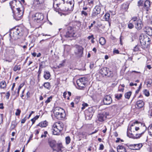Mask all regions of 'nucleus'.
<instances>
[{
    "instance_id": "obj_28",
    "label": "nucleus",
    "mask_w": 152,
    "mask_h": 152,
    "mask_svg": "<svg viewBox=\"0 0 152 152\" xmlns=\"http://www.w3.org/2000/svg\"><path fill=\"white\" fill-rule=\"evenodd\" d=\"M47 125L48 122L46 121H45L39 123L37 125V126H39L41 127H45Z\"/></svg>"
},
{
    "instance_id": "obj_13",
    "label": "nucleus",
    "mask_w": 152,
    "mask_h": 152,
    "mask_svg": "<svg viewBox=\"0 0 152 152\" xmlns=\"http://www.w3.org/2000/svg\"><path fill=\"white\" fill-rule=\"evenodd\" d=\"M83 48L81 46L77 45L76 46V50L75 52L76 55L78 56H81L83 53Z\"/></svg>"
},
{
    "instance_id": "obj_51",
    "label": "nucleus",
    "mask_w": 152,
    "mask_h": 152,
    "mask_svg": "<svg viewBox=\"0 0 152 152\" xmlns=\"http://www.w3.org/2000/svg\"><path fill=\"white\" fill-rule=\"evenodd\" d=\"M80 97L78 96L75 99V102L77 104L80 100Z\"/></svg>"
},
{
    "instance_id": "obj_38",
    "label": "nucleus",
    "mask_w": 152,
    "mask_h": 152,
    "mask_svg": "<svg viewBox=\"0 0 152 152\" xmlns=\"http://www.w3.org/2000/svg\"><path fill=\"white\" fill-rule=\"evenodd\" d=\"M104 17L106 21H108L110 17V14L109 13H106Z\"/></svg>"
},
{
    "instance_id": "obj_7",
    "label": "nucleus",
    "mask_w": 152,
    "mask_h": 152,
    "mask_svg": "<svg viewBox=\"0 0 152 152\" xmlns=\"http://www.w3.org/2000/svg\"><path fill=\"white\" fill-rule=\"evenodd\" d=\"M102 7L100 5H97L93 10L91 17L94 18L98 16V15L100 13Z\"/></svg>"
},
{
    "instance_id": "obj_35",
    "label": "nucleus",
    "mask_w": 152,
    "mask_h": 152,
    "mask_svg": "<svg viewBox=\"0 0 152 152\" xmlns=\"http://www.w3.org/2000/svg\"><path fill=\"white\" fill-rule=\"evenodd\" d=\"M148 129L150 134L152 136V124H150L149 126Z\"/></svg>"
},
{
    "instance_id": "obj_32",
    "label": "nucleus",
    "mask_w": 152,
    "mask_h": 152,
    "mask_svg": "<svg viewBox=\"0 0 152 152\" xmlns=\"http://www.w3.org/2000/svg\"><path fill=\"white\" fill-rule=\"evenodd\" d=\"M43 86L48 90H50L51 88L50 84L48 82L45 83L43 84Z\"/></svg>"
},
{
    "instance_id": "obj_46",
    "label": "nucleus",
    "mask_w": 152,
    "mask_h": 152,
    "mask_svg": "<svg viewBox=\"0 0 152 152\" xmlns=\"http://www.w3.org/2000/svg\"><path fill=\"white\" fill-rule=\"evenodd\" d=\"M45 65V62L44 61H42L39 64V68L42 69L44 67V66Z\"/></svg>"
},
{
    "instance_id": "obj_14",
    "label": "nucleus",
    "mask_w": 152,
    "mask_h": 152,
    "mask_svg": "<svg viewBox=\"0 0 152 152\" xmlns=\"http://www.w3.org/2000/svg\"><path fill=\"white\" fill-rule=\"evenodd\" d=\"M146 129L147 127L144 125L140 129L141 132L138 134H136L133 137L135 139L139 138L141 136V135L145 132Z\"/></svg>"
},
{
    "instance_id": "obj_16",
    "label": "nucleus",
    "mask_w": 152,
    "mask_h": 152,
    "mask_svg": "<svg viewBox=\"0 0 152 152\" xmlns=\"http://www.w3.org/2000/svg\"><path fill=\"white\" fill-rule=\"evenodd\" d=\"M62 148V145L61 143H56L53 148V150L54 151H56L57 152H62L61 149Z\"/></svg>"
},
{
    "instance_id": "obj_44",
    "label": "nucleus",
    "mask_w": 152,
    "mask_h": 152,
    "mask_svg": "<svg viewBox=\"0 0 152 152\" xmlns=\"http://www.w3.org/2000/svg\"><path fill=\"white\" fill-rule=\"evenodd\" d=\"M122 97V94H116L115 95V97L118 99H120Z\"/></svg>"
},
{
    "instance_id": "obj_54",
    "label": "nucleus",
    "mask_w": 152,
    "mask_h": 152,
    "mask_svg": "<svg viewBox=\"0 0 152 152\" xmlns=\"http://www.w3.org/2000/svg\"><path fill=\"white\" fill-rule=\"evenodd\" d=\"M96 21H94L93 22V23H91V25L89 26V29H91V28L92 27L94 24H95L96 23Z\"/></svg>"
},
{
    "instance_id": "obj_26",
    "label": "nucleus",
    "mask_w": 152,
    "mask_h": 152,
    "mask_svg": "<svg viewBox=\"0 0 152 152\" xmlns=\"http://www.w3.org/2000/svg\"><path fill=\"white\" fill-rule=\"evenodd\" d=\"M48 143L50 146L53 149V148L55 145L56 144V141L53 140H48Z\"/></svg>"
},
{
    "instance_id": "obj_8",
    "label": "nucleus",
    "mask_w": 152,
    "mask_h": 152,
    "mask_svg": "<svg viewBox=\"0 0 152 152\" xmlns=\"http://www.w3.org/2000/svg\"><path fill=\"white\" fill-rule=\"evenodd\" d=\"M10 4L13 12L15 10L20 8L18 7V5L20 4V2L19 1L16 0L12 1L10 3Z\"/></svg>"
},
{
    "instance_id": "obj_37",
    "label": "nucleus",
    "mask_w": 152,
    "mask_h": 152,
    "mask_svg": "<svg viewBox=\"0 0 152 152\" xmlns=\"http://www.w3.org/2000/svg\"><path fill=\"white\" fill-rule=\"evenodd\" d=\"M6 86V83L4 81H2L0 83V87L2 88H5Z\"/></svg>"
},
{
    "instance_id": "obj_50",
    "label": "nucleus",
    "mask_w": 152,
    "mask_h": 152,
    "mask_svg": "<svg viewBox=\"0 0 152 152\" xmlns=\"http://www.w3.org/2000/svg\"><path fill=\"white\" fill-rule=\"evenodd\" d=\"M144 93L145 95L146 96H148L149 95V91L146 89L144 90Z\"/></svg>"
},
{
    "instance_id": "obj_34",
    "label": "nucleus",
    "mask_w": 152,
    "mask_h": 152,
    "mask_svg": "<svg viewBox=\"0 0 152 152\" xmlns=\"http://www.w3.org/2000/svg\"><path fill=\"white\" fill-rule=\"evenodd\" d=\"M106 76H107L108 77H112L113 76V72L110 70L109 69L107 70V73Z\"/></svg>"
},
{
    "instance_id": "obj_6",
    "label": "nucleus",
    "mask_w": 152,
    "mask_h": 152,
    "mask_svg": "<svg viewBox=\"0 0 152 152\" xmlns=\"http://www.w3.org/2000/svg\"><path fill=\"white\" fill-rule=\"evenodd\" d=\"M20 8L14 10L13 16L14 18L17 20H20L22 17L23 14V10L22 8Z\"/></svg>"
},
{
    "instance_id": "obj_2",
    "label": "nucleus",
    "mask_w": 152,
    "mask_h": 152,
    "mask_svg": "<svg viewBox=\"0 0 152 152\" xmlns=\"http://www.w3.org/2000/svg\"><path fill=\"white\" fill-rule=\"evenodd\" d=\"M64 125L60 121L54 123L52 126V132L53 134L55 135L59 134L63 129Z\"/></svg>"
},
{
    "instance_id": "obj_20",
    "label": "nucleus",
    "mask_w": 152,
    "mask_h": 152,
    "mask_svg": "<svg viewBox=\"0 0 152 152\" xmlns=\"http://www.w3.org/2000/svg\"><path fill=\"white\" fill-rule=\"evenodd\" d=\"M56 117L58 119L61 120L64 118L65 116V114L64 111L63 112H61L58 113V114L55 115Z\"/></svg>"
},
{
    "instance_id": "obj_15",
    "label": "nucleus",
    "mask_w": 152,
    "mask_h": 152,
    "mask_svg": "<svg viewBox=\"0 0 152 152\" xmlns=\"http://www.w3.org/2000/svg\"><path fill=\"white\" fill-rule=\"evenodd\" d=\"M103 102L104 104L108 105L112 102V100L111 97L109 95L105 96L103 100Z\"/></svg>"
},
{
    "instance_id": "obj_56",
    "label": "nucleus",
    "mask_w": 152,
    "mask_h": 152,
    "mask_svg": "<svg viewBox=\"0 0 152 152\" xmlns=\"http://www.w3.org/2000/svg\"><path fill=\"white\" fill-rule=\"evenodd\" d=\"M26 120V117H25L23 119H22L21 120V123L22 124L24 123Z\"/></svg>"
},
{
    "instance_id": "obj_31",
    "label": "nucleus",
    "mask_w": 152,
    "mask_h": 152,
    "mask_svg": "<svg viewBox=\"0 0 152 152\" xmlns=\"http://www.w3.org/2000/svg\"><path fill=\"white\" fill-rule=\"evenodd\" d=\"M134 145L135 148V150H139L140 149L142 146V143L134 144Z\"/></svg>"
},
{
    "instance_id": "obj_1",
    "label": "nucleus",
    "mask_w": 152,
    "mask_h": 152,
    "mask_svg": "<svg viewBox=\"0 0 152 152\" xmlns=\"http://www.w3.org/2000/svg\"><path fill=\"white\" fill-rule=\"evenodd\" d=\"M24 34V31L20 27H15L10 31V35L14 40H16Z\"/></svg>"
},
{
    "instance_id": "obj_19",
    "label": "nucleus",
    "mask_w": 152,
    "mask_h": 152,
    "mask_svg": "<svg viewBox=\"0 0 152 152\" xmlns=\"http://www.w3.org/2000/svg\"><path fill=\"white\" fill-rule=\"evenodd\" d=\"M44 2V0H34L33 5L35 7H39Z\"/></svg>"
},
{
    "instance_id": "obj_29",
    "label": "nucleus",
    "mask_w": 152,
    "mask_h": 152,
    "mask_svg": "<svg viewBox=\"0 0 152 152\" xmlns=\"http://www.w3.org/2000/svg\"><path fill=\"white\" fill-rule=\"evenodd\" d=\"M50 76V73L48 71H45L44 72V77L46 80L49 79Z\"/></svg>"
},
{
    "instance_id": "obj_57",
    "label": "nucleus",
    "mask_w": 152,
    "mask_h": 152,
    "mask_svg": "<svg viewBox=\"0 0 152 152\" xmlns=\"http://www.w3.org/2000/svg\"><path fill=\"white\" fill-rule=\"evenodd\" d=\"M94 63L93 62H91L90 63V68L91 69H93V68L94 67Z\"/></svg>"
},
{
    "instance_id": "obj_33",
    "label": "nucleus",
    "mask_w": 152,
    "mask_h": 152,
    "mask_svg": "<svg viewBox=\"0 0 152 152\" xmlns=\"http://www.w3.org/2000/svg\"><path fill=\"white\" fill-rule=\"evenodd\" d=\"M139 19H138L137 17H133L131 20L130 21V22H132L134 24L137 22Z\"/></svg>"
},
{
    "instance_id": "obj_3",
    "label": "nucleus",
    "mask_w": 152,
    "mask_h": 152,
    "mask_svg": "<svg viewBox=\"0 0 152 152\" xmlns=\"http://www.w3.org/2000/svg\"><path fill=\"white\" fill-rule=\"evenodd\" d=\"M139 39L141 47L143 49L147 48L150 44V39L146 35H140Z\"/></svg>"
},
{
    "instance_id": "obj_24",
    "label": "nucleus",
    "mask_w": 152,
    "mask_h": 152,
    "mask_svg": "<svg viewBox=\"0 0 152 152\" xmlns=\"http://www.w3.org/2000/svg\"><path fill=\"white\" fill-rule=\"evenodd\" d=\"M108 69H109L107 68V67L102 68L100 70V72L103 76L104 75L106 76L107 73V70H108Z\"/></svg>"
},
{
    "instance_id": "obj_64",
    "label": "nucleus",
    "mask_w": 152,
    "mask_h": 152,
    "mask_svg": "<svg viewBox=\"0 0 152 152\" xmlns=\"http://www.w3.org/2000/svg\"><path fill=\"white\" fill-rule=\"evenodd\" d=\"M67 94V93L65 91L63 93V96L64 98H66V96Z\"/></svg>"
},
{
    "instance_id": "obj_55",
    "label": "nucleus",
    "mask_w": 152,
    "mask_h": 152,
    "mask_svg": "<svg viewBox=\"0 0 152 152\" xmlns=\"http://www.w3.org/2000/svg\"><path fill=\"white\" fill-rule=\"evenodd\" d=\"M81 14L82 15H83L85 16H87L88 15V13L87 12L83 10L82 11Z\"/></svg>"
},
{
    "instance_id": "obj_42",
    "label": "nucleus",
    "mask_w": 152,
    "mask_h": 152,
    "mask_svg": "<svg viewBox=\"0 0 152 152\" xmlns=\"http://www.w3.org/2000/svg\"><path fill=\"white\" fill-rule=\"evenodd\" d=\"M143 1L142 0H140L138 2L137 5L138 7H140L143 6Z\"/></svg>"
},
{
    "instance_id": "obj_61",
    "label": "nucleus",
    "mask_w": 152,
    "mask_h": 152,
    "mask_svg": "<svg viewBox=\"0 0 152 152\" xmlns=\"http://www.w3.org/2000/svg\"><path fill=\"white\" fill-rule=\"evenodd\" d=\"M113 53L116 54H119V51L118 50H113Z\"/></svg>"
},
{
    "instance_id": "obj_41",
    "label": "nucleus",
    "mask_w": 152,
    "mask_h": 152,
    "mask_svg": "<svg viewBox=\"0 0 152 152\" xmlns=\"http://www.w3.org/2000/svg\"><path fill=\"white\" fill-rule=\"evenodd\" d=\"M13 123L14 122H12L11 126L10 128V130L11 131L13 130L16 126V125L15 124V123Z\"/></svg>"
},
{
    "instance_id": "obj_36",
    "label": "nucleus",
    "mask_w": 152,
    "mask_h": 152,
    "mask_svg": "<svg viewBox=\"0 0 152 152\" xmlns=\"http://www.w3.org/2000/svg\"><path fill=\"white\" fill-rule=\"evenodd\" d=\"M131 94L132 92L131 91L127 92L125 93V96L126 98L129 99Z\"/></svg>"
},
{
    "instance_id": "obj_63",
    "label": "nucleus",
    "mask_w": 152,
    "mask_h": 152,
    "mask_svg": "<svg viewBox=\"0 0 152 152\" xmlns=\"http://www.w3.org/2000/svg\"><path fill=\"white\" fill-rule=\"evenodd\" d=\"M24 85V84H21L19 86V87H18V89H20L22 87H23V86Z\"/></svg>"
},
{
    "instance_id": "obj_53",
    "label": "nucleus",
    "mask_w": 152,
    "mask_h": 152,
    "mask_svg": "<svg viewBox=\"0 0 152 152\" xmlns=\"http://www.w3.org/2000/svg\"><path fill=\"white\" fill-rule=\"evenodd\" d=\"M44 134H42L41 135V138H42L43 137H46V136H47L46 134H48V132L46 131H45L44 132Z\"/></svg>"
},
{
    "instance_id": "obj_30",
    "label": "nucleus",
    "mask_w": 152,
    "mask_h": 152,
    "mask_svg": "<svg viewBox=\"0 0 152 152\" xmlns=\"http://www.w3.org/2000/svg\"><path fill=\"white\" fill-rule=\"evenodd\" d=\"M99 43L102 45H104L106 42L105 39L103 37H101L99 39Z\"/></svg>"
},
{
    "instance_id": "obj_5",
    "label": "nucleus",
    "mask_w": 152,
    "mask_h": 152,
    "mask_svg": "<svg viewBox=\"0 0 152 152\" xmlns=\"http://www.w3.org/2000/svg\"><path fill=\"white\" fill-rule=\"evenodd\" d=\"M44 16L43 14L38 12L32 15V19L36 23H39L42 25L45 22L44 20Z\"/></svg>"
},
{
    "instance_id": "obj_47",
    "label": "nucleus",
    "mask_w": 152,
    "mask_h": 152,
    "mask_svg": "<svg viewBox=\"0 0 152 152\" xmlns=\"http://www.w3.org/2000/svg\"><path fill=\"white\" fill-rule=\"evenodd\" d=\"M134 27L133 23L132 22H130L128 24V27L130 29H132Z\"/></svg>"
},
{
    "instance_id": "obj_48",
    "label": "nucleus",
    "mask_w": 152,
    "mask_h": 152,
    "mask_svg": "<svg viewBox=\"0 0 152 152\" xmlns=\"http://www.w3.org/2000/svg\"><path fill=\"white\" fill-rule=\"evenodd\" d=\"M52 97L51 96H50V97H48L47 100L45 102L46 104H47L50 102L51 100L52 99Z\"/></svg>"
},
{
    "instance_id": "obj_49",
    "label": "nucleus",
    "mask_w": 152,
    "mask_h": 152,
    "mask_svg": "<svg viewBox=\"0 0 152 152\" xmlns=\"http://www.w3.org/2000/svg\"><path fill=\"white\" fill-rule=\"evenodd\" d=\"M83 107H82L81 109L82 110H84L85 109V107H87L88 105V104L87 103H84L82 104Z\"/></svg>"
},
{
    "instance_id": "obj_62",
    "label": "nucleus",
    "mask_w": 152,
    "mask_h": 152,
    "mask_svg": "<svg viewBox=\"0 0 152 152\" xmlns=\"http://www.w3.org/2000/svg\"><path fill=\"white\" fill-rule=\"evenodd\" d=\"M42 70V69L39 68V70L38 72V74H40L41 73Z\"/></svg>"
},
{
    "instance_id": "obj_43",
    "label": "nucleus",
    "mask_w": 152,
    "mask_h": 152,
    "mask_svg": "<svg viewBox=\"0 0 152 152\" xmlns=\"http://www.w3.org/2000/svg\"><path fill=\"white\" fill-rule=\"evenodd\" d=\"M20 67L19 66H15L13 68V70L15 71H16L17 70H20Z\"/></svg>"
},
{
    "instance_id": "obj_45",
    "label": "nucleus",
    "mask_w": 152,
    "mask_h": 152,
    "mask_svg": "<svg viewBox=\"0 0 152 152\" xmlns=\"http://www.w3.org/2000/svg\"><path fill=\"white\" fill-rule=\"evenodd\" d=\"M66 142L67 144H68L70 142V139L69 137L68 136L66 138Z\"/></svg>"
},
{
    "instance_id": "obj_40",
    "label": "nucleus",
    "mask_w": 152,
    "mask_h": 152,
    "mask_svg": "<svg viewBox=\"0 0 152 152\" xmlns=\"http://www.w3.org/2000/svg\"><path fill=\"white\" fill-rule=\"evenodd\" d=\"M140 46L137 45H136L134 48V51L135 52L138 51L140 50Z\"/></svg>"
},
{
    "instance_id": "obj_21",
    "label": "nucleus",
    "mask_w": 152,
    "mask_h": 152,
    "mask_svg": "<svg viewBox=\"0 0 152 152\" xmlns=\"http://www.w3.org/2000/svg\"><path fill=\"white\" fill-rule=\"evenodd\" d=\"M53 110V112L55 115L58 114L59 113L64 112V110L62 108L58 107H55Z\"/></svg>"
},
{
    "instance_id": "obj_52",
    "label": "nucleus",
    "mask_w": 152,
    "mask_h": 152,
    "mask_svg": "<svg viewBox=\"0 0 152 152\" xmlns=\"http://www.w3.org/2000/svg\"><path fill=\"white\" fill-rule=\"evenodd\" d=\"M21 112V111L19 109H17L16 112L15 113V114L17 116L19 115Z\"/></svg>"
},
{
    "instance_id": "obj_27",
    "label": "nucleus",
    "mask_w": 152,
    "mask_h": 152,
    "mask_svg": "<svg viewBox=\"0 0 152 152\" xmlns=\"http://www.w3.org/2000/svg\"><path fill=\"white\" fill-rule=\"evenodd\" d=\"M145 31L147 34L149 36H152V28L149 27H146Z\"/></svg>"
},
{
    "instance_id": "obj_59",
    "label": "nucleus",
    "mask_w": 152,
    "mask_h": 152,
    "mask_svg": "<svg viewBox=\"0 0 152 152\" xmlns=\"http://www.w3.org/2000/svg\"><path fill=\"white\" fill-rule=\"evenodd\" d=\"M104 148V146L102 144H101L100 145V147L99 148V150H102Z\"/></svg>"
},
{
    "instance_id": "obj_60",
    "label": "nucleus",
    "mask_w": 152,
    "mask_h": 152,
    "mask_svg": "<svg viewBox=\"0 0 152 152\" xmlns=\"http://www.w3.org/2000/svg\"><path fill=\"white\" fill-rule=\"evenodd\" d=\"M123 6H124V8L125 10L127 9L128 8V5L126 4H124L123 5Z\"/></svg>"
},
{
    "instance_id": "obj_23",
    "label": "nucleus",
    "mask_w": 152,
    "mask_h": 152,
    "mask_svg": "<svg viewBox=\"0 0 152 152\" xmlns=\"http://www.w3.org/2000/svg\"><path fill=\"white\" fill-rule=\"evenodd\" d=\"M118 152H126V149L123 145H118L117 148Z\"/></svg>"
},
{
    "instance_id": "obj_22",
    "label": "nucleus",
    "mask_w": 152,
    "mask_h": 152,
    "mask_svg": "<svg viewBox=\"0 0 152 152\" xmlns=\"http://www.w3.org/2000/svg\"><path fill=\"white\" fill-rule=\"evenodd\" d=\"M144 105V102L142 100H139L137 102L135 107L137 109H140Z\"/></svg>"
},
{
    "instance_id": "obj_39",
    "label": "nucleus",
    "mask_w": 152,
    "mask_h": 152,
    "mask_svg": "<svg viewBox=\"0 0 152 152\" xmlns=\"http://www.w3.org/2000/svg\"><path fill=\"white\" fill-rule=\"evenodd\" d=\"M126 145L129 149L133 150H135V148L134 144L127 145Z\"/></svg>"
},
{
    "instance_id": "obj_4",
    "label": "nucleus",
    "mask_w": 152,
    "mask_h": 152,
    "mask_svg": "<svg viewBox=\"0 0 152 152\" xmlns=\"http://www.w3.org/2000/svg\"><path fill=\"white\" fill-rule=\"evenodd\" d=\"M75 28L73 27L68 26L67 30L63 36L66 38L75 37L76 36Z\"/></svg>"
},
{
    "instance_id": "obj_25",
    "label": "nucleus",
    "mask_w": 152,
    "mask_h": 152,
    "mask_svg": "<svg viewBox=\"0 0 152 152\" xmlns=\"http://www.w3.org/2000/svg\"><path fill=\"white\" fill-rule=\"evenodd\" d=\"M7 50V54H8L10 56H13L14 54L15 51L13 48H8Z\"/></svg>"
},
{
    "instance_id": "obj_18",
    "label": "nucleus",
    "mask_w": 152,
    "mask_h": 152,
    "mask_svg": "<svg viewBox=\"0 0 152 152\" xmlns=\"http://www.w3.org/2000/svg\"><path fill=\"white\" fill-rule=\"evenodd\" d=\"M150 2L148 0H146L144 3V5L143 7V9L148 11L150 10Z\"/></svg>"
},
{
    "instance_id": "obj_10",
    "label": "nucleus",
    "mask_w": 152,
    "mask_h": 152,
    "mask_svg": "<svg viewBox=\"0 0 152 152\" xmlns=\"http://www.w3.org/2000/svg\"><path fill=\"white\" fill-rule=\"evenodd\" d=\"M74 4V0H71L67 1L66 3V11H72L73 9Z\"/></svg>"
},
{
    "instance_id": "obj_58",
    "label": "nucleus",
    "mask_w": 152,
    "mask_h": 152,
    "mask_svg": "<svg viewBox=\"0 0 152 152\" xmlns=\"http://www.w3.org/2000/svg\"><path fill=\"white\" fill-rule=\"evenodd\" d=\"M10 95V92L9 91L7 92V93H6V98L7 99H9Z\"/></svg>"
},
{
    "instance_id": "obj_9",
    "label": "nucleus",
    "mask_w": 152,
    "mask_h": 152,
    "mask_svg": "<svg viewBox=\"0 0 152 152\" xmlns=\"http://www.w3.org/2000/svg\"><path fill=\"white\" fill-rule=\"evenodd\" d=\"M87 81V79L85 77L80 78L77 81V84L80 89L84 87Z\"/></svg>"
},
{
    "instance_id": "obj_11",
    "label": "nucleus",
    "mask_w": 152,
    "mask_h": 152,
    "mask_svg": "<svg viewBox=\"0 0 152 152\" xmlns=\"http://www.w3.org/2000/svg\"><path fill=\"white\" fill-rule=\"evenodd\" d=\"M108 114V113L106 111H104L99 113L97 116L98 121L100 122L104 121L106 119L107 116Z\"/></svg>"
},
{
    "instance_id": "obj_17",
    "label": "nucleus",
    "mask_w": 152,
    "mask_h": 152,
    "mask_svg": "<svg viewBox=\"0 0 152 152\" xmlns=\"http://www.w3.org/2000/svg\"><path fill=\"white\" fill-rule=\"evenodd\" d=\"M134 24L135 28L137 30L141 29L143 26V24L141 20L140 19H139L137 22Z\"/></svg>"
},
{
    "instance_id": "obj_12",
    "label": "nucleus",
    "mask_w": 152,
    "mask_h": 152,
    "mask_svg": "<svg viewBox=\"0 0 152 152\" xmlns=\"http://www.w3.org/2000/svg\"><path fill=\"white\" fill-rule=\"evenodd\" d=\"M94 112V110L93 107H91L86 110L85 115L86 116L89 117L88 119H89L92 117Z\"/></svg>"
}]
</instances>
